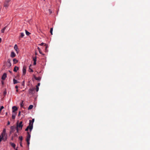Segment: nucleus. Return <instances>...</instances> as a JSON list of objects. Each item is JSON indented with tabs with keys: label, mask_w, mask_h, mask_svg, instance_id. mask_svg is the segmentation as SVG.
<instances>
[{
	"label": "nucleus",
	"mask_w": 150,
	"mask_h": 150,
	"mask_svg": "<svg viewBox=\"0 0 150 150\" xmlns=\"http://www.w3.org/2000/svg\"><path fill=\"white\" fill-rule=\"evenodd\" d=\"M1 136L2 138V140L4 141H5L7 140V135L6 133V130L5 129H4L3 132L1 133Z\"/></svg>",
	"instance_id": "f257e3e1"
},
{
	"label": "nucleus",
	"mask_w": 150,
	"mask_h": 150,
	"mask_svg": "<svg viewBox=\"0 0 150 150\" xmlns=\"http://www.w3.org/2000/svg\"><path fill=\"white\" fill-rule=\"evenodd\" d=\"M11 0H6L4 2V7H5L6 8H7L9 5V2Z\"/></svg>",
	"instance_id": "f03ea898"
},
{
	"label": "nucleus",
	"mask_w": 150,
	"mask_h": 150,
	"mask_svg": "<svg viewBox=\"0 0 150 150\" xmlns=\"http://www.w3.org/2000/svg\"><path fill=\"white\" fill-rule=\"evenodd\" d=\"M22 123L23 122L22 121L20 122L19 123L17 122V123L16 128L18 129H20L21 130L23 126Z\"/></svg>",
	"instance_id": "7ed1b4c3"
},
{
	"label": "nucleus",
	"mask_w": 150,
	"mask_h": 150,
	"mask_svg": "<svg viewBox=\"0 0 150 150\" xmlns=\"http://www.w3.org/2000/svg\"><path fill=\"white\" fill-rule=\"evenodd\" d=\"M35 88H30L29 90V93L30 94L33 95L35 93Z\"/></svg>",
	"instance_id": "20e7f679"
},
{
	"label": "nucleus",
	"mask_w": 150,
	"mask_h": 150,
	"mask_svg": "<svg viewBox=\"0 0 150 150\" xmlns=\"http://www.w3.org/2000/svg\"><path fill=\"white\" fill-rule=\"evenodd\" d=\"M33 128V124L32 125H29L25 129V131H28L29 129H30V132H31Z\"/></svg>",
	"instance_id": "39448f33"
},
{
	"label": "nucleus",
	"mask_w": 150,
	"mask_h": 150,
	"mask_svg": "<svg viewBox=\"0 0 150 150\" xmlns=\"http://www.w3.org/2000/svg\"><path fill=\"white\" fill-rule=\"evenodd\" d=\"M27 133V135L26 137V141H30L31 135L28 132Z\"/></svg>",
	"instance_id": "423d86ee"
},
{
	"label": "nucleus",
	"mask_w": 150,
	"mask_h": 150,
	"mask_svg": "<svg viewBox=\"0 0 150 150\" xmlns=\"http://www.w3.org/2000/svg\"><path fill=\"white\" fill-rule=\"evenodd\" d=\"M11 131L10 132V133L13 132L15 129H16V128L14 126H12L11 127Z\"/></svg>",
	"instance_id": "0eeeda50"
},
{
	"label": "nucleus",
	"mask_w": 150,
	"mask_h": 150,
	"mask_svg": "<svg viewBox=\"0 0 150 150\" xmlns=\"http://www.w3.org/2000/svg\"><path fill=\"white\" fill-rule=\"evenodd\" d=\"M12 112H16V111L18 110V108L16 106H13L12 108Z\"/></svg>",
	"instance_id": "6e6552de"
},
{
	"label": "nucleus",
	"mask_w": 150,
	"mask_h": 150,
	"mask_svg": "<svg viewBox=\"0 0 150 150\" xmlns=\"http://www.w3.org/2000/svg\"><path fill=\"white\" fill-rule=\"evenodd\" d=\"M7 77V74L6 73H4L3 75L1 77V79L2 80H4Z\"/></svg>",
	"instance_id": "1a4fd4ad"
},
{
	"label": "nucleus",
	"mask_w": 150,
	"mask_h": 150,
	"mask_svg": "<svg viewBox=\"0 0 150 150\" xmlns=\"http://www.w3.org/2000/svg\"><path fill=\"white\" fill-rule=\"evenodd\" d=\"M36 59H37V57L36 56L34 57H33V60L34 61V63H33V65H35L36 64Z\"/></svg>",
	"instance_id": "9d476101"
},
{
	"label": "nucleus",
	"mask_w": 150,
	"mask_h": 150,
	"mask_svg": "<svg viewBox=\"0 0 150 150\" xmlns=\"http://www.w3.org/2000/svg\"><path fill=\"white\" fill-rule=\"evenodd\" d=\"M26 67L24 66L23 69V72L24 75H25L26 73Z\"/></svg>",
	"instance_id": "9b49d317"
},
{
	"label": "nucleus",
	"mask_w": 150,
	"mask_h": 150,
	"mask_svg": "<svg viewBox=\"0 0 150 150\" xmlns=\"http://www.w3.org/2000/svg\"><path fill=\"white\" fill-rule=\"evenodd\" d=\"M12 119H14L15 118L16 116V112H12Z\"/></svg>",
	"instance_id": "f8f14e48"
},
{
	"label": "nucleus",
	"mask_w": 150,
	"mask_h": 150,
	"mask_svg": "<svg viewBox=\"0 0 150 150\" xmlns=\"http://www.w3.org/2000/svg\"><path fill=\"white\" fill-rule=\"evenodd\" d=\"M34 121V119H32V120L31 121V120H30V122L29 125H32V124H33V122Z\"/></svg>",
	"instance_id": "ddd939ff"
},
{
	"label": "nucleus",
	"mask_w": 150,
	"mask_h": 150,
	"mask_svg": "<svg viewBox=\"0 0 150 150\" xmlns=\"http://www.w3.org/2000/svg\"><path fill=\"white\" fill-rule=\"evenodd\" d=\"M11 57L12 58L15 57L16 56V54L13 52H12L11 53Z\"/></svg>",
	"instance_id": "4468645a"
},
{
	"label": "nucleus",
	"mask_w": 150,
	"mask_h": 150,
	"mask_svg": "<svg viewBox=\"0 0 150 150\" xmlns=\"http://www.w3.org/2000/svg\"><path fill=\"white\" fill-rule=\"evenodd\" d=\"M14 48L15 50L16 51V52L17 53H18V46L17 45H15L14 47Z\"/></svg>",
	"instance_id": "2eb2a0df"
},
{
	"label": "nucleus",
	"mask_w": 150,
	"mask_h": 150,
	"mask_svg": "<svg viewBox=\"0 0 150 150\" xmlns=\"http://www.w3.org/2000/svg\"><path fill=\"white\" fill-rule=\"evenodd\" d=\"M19 69V67L17 66H15L13 69V71L15 72H16Z\"/></svg>",
	"instance_id": "dca6fc26"
},
{
	"label": "nucleus",
	"mask_w": 150,
	"mask_h": 150,
	"mask_svg": "<svg viewBox=\"0 0 150 150\" xmlns=\"http://www.w3.org/2000/svg\"><path fill=\"white\" fill-rule=\"evenodd\" d=\"M10 144L11 146H12L13 148H15L16 145L14 143L12 142H10Z\"/></svg>",
	"instance_id": "f3484780"
},
{
	"label": "nucleus",
	"mask_w": 150,
	"mask_h": 150,
	"mask_svg": "<svg viewBox=\"0 0 150 150\" xmlns=\"http://www.w3.org/2000/svg\"><path fill=\"white\" fill-rule=\"evenodd\" d=\"M13 83L14 84H15L19 83V82L17 80H16L15 79H13Z\"/></svg>",
	"instance_id": "a211bd4d"
},
{
	"label": "nucleus",
	"mask_w": 150,
	"mask_h": 150,
	"mask_svg": "<svg viewBox=\"0 0 150 150\" xmlns=\"http://www.w3.org/2000/svg\"><path fill=\"white\" fill-rule=\"evenodd\" d=\"M24 36V33H21V35L19 37V39H20V38H23Z\"/></svg>",
	"instance_id": "6ab92c4d"
},
{
	"label": "nucleus",
	"mask_w": 150,
	"mask_h": 150,
	"mask_svg": "<svg viewBox=\"0 0 150 150\" xmlns=\"http://www.w3.org/2000/svg\"><path fill=\"white\" fill-rule=\"evenodd\" d=\"M7 27L6 26H5V27L3 29H2L1 31V32L2 33H4V31L5 30H6V28Z\"/></svg>",
	"instance_id": "aec40b11"
},
{
	"label": "nucleus",
	"mask_w": 150,
	"mask_h": 150,
	"mask_svg": "<svg viewBox=\"0 0 150 150\" xmlns=\"http://www.w3.org/2000/svg\"><path fill=\"white\" fill-rule=\"evenodd\" d=\"M33 106L32 105H30L29 106V107L28 108V110H30L33 108Z\"/></svg>",
	"instance_id": "412c9836"
},
{
	"label": "nucleus",
	"mask_w": 150,
	"mask_h": 150,
	"mask_svg": "<svg viewBox=\"0 0 150 150\" xmlns=\"http://www.w3.org/2000/svg\"><path fill=\"white\" fill-rule=\"evenodd\" d=\"M13 61L14 63L15 64L17 63L18 62V60H16L15 58H14L13 59Z\"/></svg>",
	"instance_id": "4be33fe9"
},
{
	"label": "nucleus",
	"mask_w": 150,
	"mask_h": 150,
	"mask_svg": "<svg viewBox=\"0 0 150 150\" xmlns=\"http://www.w3.org/2000/svg\"><path fill=\"white\" fill-rule=\"evenodd\" d=\"M7 62L8 64H9L8 65L9 66H11V63L10 62V60L9 59H8L7 60Z\"/></svg>",
	"instance_id": "5701e85b"
},
{
	"label": "nucleus",
	"mask_w": 150,
	"mask_h": 150,
	"mask_svg": "<svg viewBox=\"0 0 150 150\" xmlns=\"http://www.w3.org/2000/svg\"><path fill=\"white\" fill-rule=\"evenodd\" d=\"M40 86V85H37L36 86V91L38 92L39 90V86Z\"/></svg>",
	"instance_id": "b1692460"
},
{
	"label": "nucleus",
	"mask_w": 150,
	"mask_h": 150,
	"mask_svg": "<svg viewBox=\"0 0 150 150\" xmlns=\"http://www.w3.org/2000/svg\"><path fill=\"white\" fill-rule=\"evenodd\" d=\"M25 31L26 34L27 35H29L30 34L29 32L28 31L26 30H25Z\"/></svg>",
	"instance_id": "393cba45"
},
{
	"label": "nucleus",
	"mask_w": 150,
	"mask_h": 150,
	"mask_svg": "<svg viewBox=\"0 0 150 150\" xmlns=\"http://www.w3.org/2000/svg\"><path fill=\"white\" fill-rule=\"evenodd\" d=\"M53 30V28H51L50 32V33H51V34L52 35L53 34H52Z\"/></svg>",
	"instance_id": "a878e982"
},
{
	"label": "nucleus",
	"mask_w": 150,
	"mask_h": 150,
	"mask_svg": "<svg viewBox=\"0 0 150 150\" xmlns=\"http://www.w3.org/2000/svg\"><path fill=\"white\" fill-rule=\"evenodd\" d=\"M35 79L36 80H40L41 79V78L40 77H35Z\"/></svg>",
	"instance_id": "bb28decb"
},
{
	"label": "nucleus",
	"mask_w": 150,
	"mask_h": 150,
	"mask_svg": "<svg viewBox=\"0 0 150 150\" xmlns=\"http://www.w3.org/2000/svg\"><path fill=\"white\" fill-rule=\"evenodd\" d=\"M38 51H39V52L40 53V54H42V52H41V51L40 49V48L39 47H38Z\"/></svg>",
	"instance_id": "cd10ccee"
},
{
	"label": "nucleus",
	"mask_w": 150,
	"mask_h": 150,
	"mask_svg": "<svg viewBox=\"0 0 150 150\" xmlns=\"http://www.w3.org/2000/svg\"><path fill=\"white\" fill-rule=\"evenodd\" d=\"M29 71L30 72H33V70L31 69L30 67L29 68Z\"/></svg>",
	"instance_id": "c85d7f7f"
},
{
	"label": "nucleus",
	"mask_w": 150,
	"mask_h": 150,
	"mask_svg": "<svg viewBox=\"0 0 150 150\" xmlns=\"http://www.w3.org/2000/svg\"><path fill=\"white\" fill-rule=\"evenodd\" d=\"M19 139L21 141V142H22L23 140V137L22 136L19 137Z\"/></svg>",
	"instance_id": "c756f323"
},
{
	"label": "nucleus",
	"mask_w": 150,
	"mask_h": 150,
	"mask_svg": "<svg viewBox=\"0 0 150 150\" xmlns=\"http://www.w3.org/2000/svg\"><path fill=\"white\" fill-rule=\"evenodd\" d=\"M4 108V107L3 106H1L0 108V112H1V110L2 109H3Z\"/></svg>",
	"instance_id": "7c9ffc66"
},
{
	"label": "nucleus",
	"mask_w": 150,
	"mask_h": 150,
	"mask_svg": "<svg viewBox=\"0 0 150 150\" xmlns=\"http://www.w3.org/2000/svg\"><path fill=\"white\" fill-rule=\"evenodd\" d=\"M44 46L45 47V50L46 51L47 50V45L46 44H45Z\"/></svg>",
	"instance_id": "2f4dec72"
},
{
	"label": "nucleus",
	"mask_w": 150,
	"mask_h": 150,
	"mask_svg": "<svg viewBox=\"0 0 150 150\" xmlns=\"http://www.w3.org/2000/svg\"><path fill=\"white\" fill-rule=\"evenodd\" d=\"M6 94V91H5L4 92V96H5Z\"/></svg>",
	"instance_id": "473e14b6"
},
{
	"label": "nucleus",
	"mask_w": 150,
	"mask_h": 150,
	"mask_svg": "<svg viewBox=\"0 0 150 150\" xmlns=\"http://www.w3.org/2000/svg\"><path fill=\"white\" fill-rule=\"evenodd\" d=\"M16 129L17 130V132H18L19 131L21 130V129H18V128H16Z\"/></svg>",
	"instance_id": "72a5a7b5"
},
{
	"label": "nucleus",
	"mask_w": 150,
	"mask_h": 150,
	"mask_svg": "<svg viewBox=\"0 0 150 150\" xmlns=\"http://www.w3.org/2000/svg\"><path fill=\"white\" fill-rule=\"evenodd\" d=\"M26 142L28 145L29 146L30 144V141H26Z\"/></svg>",
	"instance_id": "f704fd0d"
},
{
	"label": "nucleus",
	"mask_w": 150,
	"mask_h": 150,
	"mask_svg": "<svg viewBox=\"0 0 150 150\" xmlns=\"http://www.w3.org/2000/svg\"><path fill=\"white\" fill-rule=\"evenodd\" d=\"M2 140V136L0 135V142H1V140Z\"/></svg>",
	"instance_id": "c9c22d12"
},
{
	"label": "nucleus",
	"mask_w": 150,
	"mask_h": 150,
	"mask_svg": "<svg viewBox=\"0 0 150 150\" xmlns=\"http://www.w3.org/2000/svg\"><path fill=\"white\" fill-rule=\"evenodd\" d=\"M44 44H45V43H44L42 42V43H41L40 44H39V45H41V46H42Z\"/></svg>",
	"instance_id": "e433bc0d"
},
{
	"label": "nucleus",
	"mask_w": 150,
	"mask_h": 150,
	"mask_svg": "<svg viewBox=\"0 0 150 150\" xmlns=\"http://www.w3.org/2000/svg\"><path fill=\"white\" fill-rule=\"evenodd\" d=\"M23 101H22V102L21 103V107H22L23 106V105H22V104L23 103Z\"/></svg>",
	"instance_id": "4c0bfd02"
},
{
	"label": "nucleus",
	"mask_w": 150,
	"mask_h": 150,
	"mask_svg": "<svg viewBox=\"0 0 150 150\" xmlns=\"http://www.w3.org/2000/svg\"><path fill=\"white\" fill-rule=\"evenodd\" d=\"M21 115V112L20 111H19V112L18 114V116H20Z\"/></svg>",
	"instance_id": "58836bf2"
},
{
	"label": "nucleus",
	"mask_w": 150,
	"mask_h": 150,
	"mask_svg": "<svg viewBox=\"0 0 150 150\" xmlns=\"http://www.w3.org/2000/svg\"><path fill=\"white\" fill-rule=\"evenodd\" d=\"M20 144L21 146H22V142H20Z\"/></svg>",
	"instance_id": "ea45409f"
},
{
	"label": "nucleus",
	"mask_w": 150,
	"mask_h": 150,
	"mask_svg": "<svg viewBox=\"0 0 150 150\" xmlns=\"http://www.w3.org/2000/svg\"><path fill=\"white\" fill-rule=\"evenodd\" d=\"M10 124V122L9 121H8L7 123V125H9Z\"/></svg>",
	"instance_id": "a19ab883"
},
{
	"label": "nucleus",
	"mask_w": 150,
	"mask_h": 150,
	"mask_svg": "<svg viewBox=\"0 0 150 150\" xmlns=\"http://www.w3.org/2000/svg\"><path fill=\"white\" fill-rule=\"evenodd\" d=\"M18 88V86H15V88L16 89H17Z\"/></svg>",
	"instance_id": "79ce46f5"
},
{
	"label": "nucleus",
	"mask_w": 150,
	"mask_h": 150,
	"mask_svg": "<svg viewBox=\"0 0 150 150\" xmlns=\"http://www.w3.org/2000/svg\"><path fill=\"white\" fill-rule=\"evenodd\" d=\"M1 38H0V43L1 42Z\"/></svg>",
	"instance_id": "37998d69"
},
{
	"label": "nucleus",
	"mask_w": 150,
	"mask_h": 150,
	"mask_svg": "<svg viewBox=\"0 0 150 150\" xmlns=\"http://www.w3.org/2000/svg\"><path fill=\"white\" fill-rule=\"evenodd\" d=\"M16 91L17 92H18V90L17 89H16Z\"/></svg>",
	"instance_id": "c03bdc74"
},
{
	"label": "nucleus",
	"mask_w": 150,
	"mask_h": 150,
	"mask_svg": "<svg viewBox=\"0 0 150 150\" xmlns=\"http://www.w3.org/2000/svg\"><path fill=\"white\" fill-rule=\"evenodd\" d=\"M1 82L2 83V84H4L3 82L2 81H1Z\"/></svg>",
	"instance_id": "a18cd8bd"
},
{
	"label": "nucleus",
	"mask_w": 150,
	"mask_h": 150,
	"mask_svg": "<svg viewBox=\"0 0 150 150\" xmlns=\"http://www.w3.org/2000/svg\"><path fill=\"white\" fill-rule=\"evenodd\" d=\"M37 84H38V85L40 84V83H38Z\"/></svg>",
	"instance_id": "49530a36"
},
{
	"label": "nucleus",
	"mask_w": 150,
	"mask_h": 150,
	"mask_svg": "<svg viewBox=\"0 0 150 150\" xmlns=\"http://www.w3.org/2000/svg\"><path fill=\"white\" fill-rule=\"evenodd\" d=\"M49 11H50V12L51 10L50 9H49Z\"/></svg>",
	"instance_id": "de8ad7c7"
},
{
	"label": "nucleus",
	"mask_w": 150,
	"mask_h": 150,
	"mask_svg": "<svg viewBox=\"0 0 150 150\" xmlns=\"http://www.w3.org/2000/svg\"><path fill=\"white\" fill-rule=\"evenodd\" d=\"M35 54L36 55L37 54L36 52L35 53Z\"/></svg>",
	"instance_id": "09e8293b"
},
{
	"label": "nucleus",
	"mask_w": 150,
	"mask_h": 150,
	"mask_svg": "<svg viewBox=\"0 0 150 150\" xmlns=\"http://www.w3.org/2000/svg\"><path fill=\"white\" fill-rule=\"evenodd\" d=\"M15 135H16V136L17 135V134H15Z\"/></svg>",
	"instance_id": "8fccbe9b"
},
{
	"label": "nucleus",
	"mask_w": 150,
	"mask_h": 150,
	"mask_svg": "<svg viewBox=\"0 0 150 150\" xmlns=\"http://www.w3.org/2000/svg\"><path fill=\"white\" fill-rule=\"evenodd\" d=\"M16 150H18V149H16Z\"/></svg>",
	"instance_id": "3c124183"
}]
</instances>
